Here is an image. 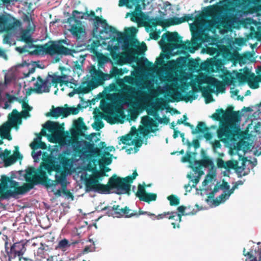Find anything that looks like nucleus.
<instances>
[{
	"instance_id": "nucleus-1",
	"label": "nucleus",
	"mask_w": 261,
	"mask_h": 261,
	"mask_svg": "<svg viewBox=\"0 0 261 261\" xmlns=\"http://www.w3.org/2000/svg\"><path fill=\"white\" fill-rule=\"evenodd\" d=\"M66 151L58 155L59 164L51 159L47 158L41 163L37 169L29 168L24 176L27 182L19 186V182L5 175L0 179V200L23 195L32 189L35 185H42L47 188L60 184L62 187L67 186V176L73 166V159L66 156Z\"/></svg>"
},
{
	"instance_id": "nucleus-2",
	"label": "nucleus",
	"mask_w": 261,
	"mask_h": 261,
	"mask_svg": "<svg viewBox=\"0 0 261 261\" xmlns=\"http://www.w3.org/2000/svg\"><path fill=\"white\" fill-rule=\"evenodd\" d=\"M100 167V170L92 168V174L85 179V185L87 192L94 191L100 194H109L111 190L115 189L118 191V194L130 195V184L138 176L136 170L134 171L132 175L125 177H120L114 174L109 179L108 184L104 185L99 183V181L102 180L103 177L108 176L106 173L111 169L105 166Z\"/></svg>"
},
{
	"instance_id": "nucleus-3",
	"label": "nucleus",
	"mask_w": 261,
	"mask_h": 261,
	"mask_svg": "<svg viewBox=\"0 0 261 261\" xmlns=\"http://www.w3.org/2000/svg\"><path fill=\"white\" fill-rule=\"evenodd\" d=\"M160 43L161 46L163 44L166 45L170 50L178 48L188 50L191 53H193L195 51L193 44L188 40L183 42L182 37L179 36L176 32H167L164 33Z\"/></svg>"
},
{
	"instance_id": "nucleus-4",
	"label": "nucleus",
	"mask_w": 261,
	"mask_h": 261,
	"mask_svg": "<svg viewBox=\"0 0 261 261\" xmlns=\"http://www.w3.org/2000/svg\"><path fill=\"white\" fill-rule=\"evenodd\" d=\"M241 135L240 128L230 122L222 123L217 130V136L223 142L236 141Z\"/></svg>"
},
{
	"instance_id": "nucleus-5",
	"label": "nucleus",
	"mask_w": 261,
	"mask_h": 261,
	"mask_svg": "<svg viewBox=\"0 0 261 261\" xmlns=\"http://www.w3.org/2000/svg\"><path fill=\"white\" fill-rule=\"evenodd\" d=\"M37 50L43 54L49 55H72L75 53L74 49L66 47L61 44H56L54 42H49L42 45H37Z\"/></svg>"
},
{
	"instance_id": "nucleus-6",
	"label": "nucleus",
	"mask_w": 261,
	"mask_h": 261,
	"mask_svg": "<svg viewBox=\"0 0 261 261\" xmlns=\"http://www.w3.org/2000/svg\"><path fill=\"white\" fill-rule=\"evenodd\" d=\"M233 107H229L225 111L222 109L216 110V112L211 117L214 120L224 122H230L235 124L241 120V115L239 111H233Z\"/></svg>"
},
{
	"instance_id": "nucleus-7",
	"label": "nucleus",
	"mask_w": 261,
	"mask_h": 261,
	"mask_svg": "<svg viewBox=\"0 0 261 261\" xmlns=\"http://www.w3.org/2000/svg\"><path fill=\"white\" fill-rule=\"evenodd\" d=\"M27 242L23 240L10 244V247L5 251L9 261H14L22 255L27 250Z\"/></svg>"
},
{
	"instance_id": "nucleus-8",
	"label": "nucleus",
	"mask_w": 261,
	"mask_h": 261,
	"mask_svg": "<svg viewBox=\"0 0 261 261\" xmlns=\"http://www.w3.org/2000/svg\"><path fill=\"white\" fill-rule=\"evenodd\" d=\"M236 77L240 84L247 83L249 87L253 89L259 87V82H261V76H257L251 73L247 68L243 73H237Z\"/></svg>"
},
{
	"instance_id": "nucleus-9",
	"label": "nucleus",
	"mask_w": 261,
	"mask_h": 261,
	"mask_svg": "<svg viewBox=\"0 0 261 261\" xmlns=\"http://www.w3.org/2000/svg\"><path fill=\"white\" fill-rule=\"evenodd\" d=\"M236 77L240 84L247 83L249 87L253 89L259 87V82H261V76H257L251 73L247 68L243 73H237Z\"/></svg>"
},
{
	"instance_id": "nucleus-10",
	"label": "nucleus",
	"mask_w": 261,
	"mask_h": 261,
	"mask_svg": "<svg viewBox=\"0 0 261 261\" xmlns=\"http://www.w3.org/2000/svg\"><path fill=\"white\" fill-rule=\"evenodd\" d=\"M44 127L50 133L49 141L56 142L64 132V123L60 124L58 122L48 121L44 125Z\"/></svg>"
},
{
	"instance_id": "nucleus-11",
	"label": "nucleus",
	"mask_w": 261,
	"mask_h": 261,
	"mask_svg": "<svg viewBox=\"0 0 261 261\" xmlns=\"http://www.w3.org/2000/svg\"><path fill=\"white\" fill-rule=\"evenodd\" d=\"M102 72L100 70L96 76L94 78L96 81V82L94 81H90L87 86L82 87L80 86L79 87L76 88L75 91L77 94H85L89 92L91 90L96 88L99 85H101L103 84V77L102 75Z\"/></svg>"
},
{
	"instance_id": "nucleus-12",
	"label": "nucleus",
	"mask_w": 261,
	"mask_h": 261,
	"mask_svg": "<svg viewBox=\"0 0 261 261\" xmlns=\"http://www.w3.org/2000/svg\"><path fill=\"white\" fill-rule=\"evenodd\" d=\"M76 18L78 19H89V20H94L93 23V32H97L99 23L101 24L103 27L107 24V20L96 16L93 11H87L82 16H77Z\"/></svg>"
},
{
	"instance_id": "nucleus-13",
	"label": "nucleus",
	"mask_w": 261,
	"mask_h": 261,
	"mask_svg": "<svg viewBox=\"0 0 261 261\" xmlns=\"http://www.w3.org/2000/svg\"><path fill=\"white\" fill-rule=\"evenodd\" d=\"M136 195L139 198L140 201L149 203L151 201H155L157 195L155 193H147L145 189V186L139 184L138 187V191L136 193Z\"/></svg>"
},
{
	"instance_id": "nucleus-14",
	"label": "nucleus",
	"mask_w": 261,
	"mask_h": 261,
	"mask_svg": "<svg viewBox=\"0 0 261 261\" xmlns=\"http://www.w3.org/2000/svg\"><path fill=\"white\" fill-rule=\"evenodd\" d=\"M145 0H119V6H125L129 9H145Z\"/></svg>"
},
{
	"instance_id": "nucleus-15",
	"label": "nucleus",
	"mask_w": 261,
	"mask_h": 261,
	"mask_svg": "<svg viewBox=\"0 0 261 261\" xmlns=\"http://www.w3.org/2000/svg\"><path fill=\"white\" fill-rule=\"evenodd\" d=\"M195 91L194 90L190 91L188 94L182 96L181 93L178 91H174L173 94L171 95L173 99V101L178 102L184 100L186 102L192 101L197 98V96L195 94Z\"/></svg>"
},
{
	"instance_id": "nucleus-16",
	"label": "nucleus",
	"mask_w": 261,
	"mask_h": 261,
	"mask_svg": "<svg viewBox=\"0 0 261 261\" xmlns=\"http://www.w3.org/2000/svg\"><path fill=\"white\" fill-rule=\"evenodd\" d=\"M37 79V81L34 84L35 88L32 90L37 93L48 92L51 86L50 84L47 85V81H44L40 76H38Z\"/></svg>"
},
{
	"instance_id": "nucleus-17",
	"label": "nucleus",
	"mask_w": 261,
	"mask_h": 261,
	"mask_svg": "<svg viewBox=\"0 0 261 261\" xmlns=\"http://www.w3.org/2000/svg\"><path fill=\"white\" fill-rule=\"evenodd\" d=\"M209 128L206 126L204 122H199L195 129L192 130V134L195 135L198 133L204 134V137L206 140H210L212 138V135L208 132Z\"/></svg>"
},
{
	"instance_id": "nucleus-18",
	"label": "nucleus",
	"mask_w": 261,
	"mask_h": 261,
	"mask_svg": "<svg viewBox=\"0 0 261 261\" xmlns=\"http://www.w3.org/2000/svg\"><path fill=\"white\" fill-rule=\"evenodd\" d=\"M21 113H19L16 109L13 110L8 115V121L6 123H9L12 127H16L17 124L21 123Z\"/></svg>"
},
{
	"instance_id": "nucleus-19",
	"label": "nucleus",
	"mask_w": 261,
	"mask_h": 261,
	"mask_svg": "<svg viewBox=\"0 0 261 261\" xmlns=\"http://www.w3.org/2000/svg\"><path fill=\"white\" fill-rule=\"evenodd\" d=\"M201 152L204 155L202 159L194 161V163L196 165V167H195V170H197L200 167H208L214 166L213 161L209 157L205 155V152L203 149H202Z\"/></svg>"
},
{
	"instance_id": "nucleus-20",
	"label": "nucleus",
	"mask_w": 261,
	"mask_h": 261,
	"mask_svg": "<svg viewBox=\"0 0 261 261\" xmlns=\"http://www.w3.org/2000/svg\"><path fill=\"white\" fill-rule=\"evenodd\" d=\"M20 41L25 42L30 47H32L33 45V39L32 37V34L30 32V29L22 30L20 33Z\"/></svg>"
},
{
	"instance_id": "nucleus-21",
	"label": "nucleus",
	"mask_w": 261,
	"mask_h": 261,
	"mask_svg": "<svg viewBox=\"0 0 261 261\" xmlns=\"http://www.w3.org/2000/svg\"><path fill=\"white\" fill-rule=\"evenodd\" d=\"M255 255H254L252 251L246 252V249L244 248L243 251V254L245 256L247 257V259L250 261H261V246L257 247L254 249Z\"/></svg>"
},
{
	"instance_id": "nucleus-22",
	"label": "nucleus",
	"mask_w": 261,
	"mask_h": 261,
	"mask_svg": "<svg viewBox=\"0 0 261 261\" xmlns=\"http://www.w3.org/2000/svg\"><path fill=\"white\" fill-rule=\"evenodd\" d=\"M96 133H93L85 136V139L89 141V142L86 144V148L90 153H92L95 147L94 142H97L100 140L99 138L96 137Z\"/></svg>"
},
{
	"instance_id": "nucleus-23",
	"label": "nucleus",
	"mask_w": 261,
	"mask_h": 261,
	"mask_svg": "<svg viewBox=\"0 0 261 261\" xmlns=\"http://www.w3.org/2000/svg\"><path fill=\"white\" fill-rule=\"evenodd\" d=\"M206 83L208 86L216 88L218 91L223 92L225 90V85L223 83L214 77L209 76L207 79Z\"/></svg>"
},
{
	"instance_id": "nucleus-24",
	"label": "nucleus",
	"mask_w": 261,
	"mask_h": 261,
	"mask_svg": "<svg viewBox=\"0 0 261 261\" xmlns=\"http://www.w3.org/2000/svg\"><path fill=\"white\" fill-rule=\"evenodd\" d=\"M30 146L31 147V148L33 150V151L32 153V155L34 159H35L38 156L41 154V151L36 153L34 152V150L38 148L45 149L47 148V146L44 142H42L40 140H37V139L35 140L33 142H32L30 144Z\"/></svg>"
},
{
	"instance_id": "nucleus-25",
	"label": "nucleus",
	"mask_w": 261,
	"mask_h": 261,
	"mask_svg": "<svg viewBox=\"0 0 261 261\" xmlns=\"http://www.w3.org/2000/svg\"><path fill=\"white\" fill-rule=\"evenodd\" d=\"M75 132L80 136H84L83 131L86 130L88 128L84 122L83 118L82 117L78 118L74 120L73 123Z\"/></svg>"
},
{
	"instance_id": "nucleus-26",
	"label": "nucleus",
	"mask_w": 261,
	"mask_h": 261,
	"mask_svg": "<svg viewBox=\"0 0 261 261\" xmlns=\"http://www.w3.org/2000/svg\"><path fill=\"white\" fill-rule=\"evenodd\" d=\"M12 127L9 123H4L0 127V134L3 139H6L9 141L12 139L10 135V130Z\"/></svg>"
},
{
	"instance_id": "nucleus-27",
	"label": "nucleus",
	"mask_w": 261,
	"mask_h": 261,
	"mask_svg": "<svg viewBox=\"0 0 261 261\" xmlns=\"http://www.w3.org/2000/svg\"><path fill=\"white\" fill-rule=\"evenodd\" d=\"M103 28L106 32H110L112 34H115L117 36L116 40L120 41L122 40L124 41L125 34L120 32H119L116 29L112 26L109 25L107 23L105 24V26L103 27Z\"/></svg>"
},
{
	"instance_id": "nucleus-28",
	"label": "nucleus",
	"mask_w": 261,
	"mask_h": 261,
	"mask_svg": "<svg viewBox=\"0 0 261 261\" xmlns=\"http://www.w3.org/2000/svg\"><path fill=\"white\" fill-rule=\"evenodd\" d=\"M65 110L64 107H58L55 108L54 107H53V109L50 112L47 113L46 115L47 116H51L55 118H58L60 116H62L63 118H65Z\"/></svg>"
},
{
	"instance_id": "nucleus-29",
	"label": "nucleus",
	"mask_w": 261,
	"mask_h": 261,
	"mask_svg": "<svg viewBox=\"0 0 261 261\" xmlns=\"http://www.w3.org/2000/svg\"><path fill=\"white\" fill-rule=\"evenodd\" d=\"M181 53L186 54V56L178 58L175 61V65L178 68L183 69L187 68L190 55L186 51H182Z\"/></svg>"
},
{
	"instance_id": "nucleus-30",
	"label": "nucleus",
	"mask_w": 261,
	"mask_h": 261,
	"mask_svg": "<svg viewBox=\"0 0 261 261\" xmlns=\"http://www.w3.org/2000/svg\"><path fill=\"white\" fill-rule=\"evenodd\" d=\"M224 168L227 170H229L231 169H236L239 177H241L242 176H245L247 175V174L245 173L241 174V173L238 171L239 169L244 170L245 168L244 167L242 168V167L238 166V163L237 162H233L232 161L225 162Z\"/></svg>"
},
{
	"instance_id": "nucleus-31",
	"label": "nucleus",
	"mask_w": 261,
	"mask_h": 261,
	"mask_svg": "<svg viewBox=\"0 0 261 261\" xmlns=\"http://www.w3.org/2000/svg\"><path fill=\"white\" fill-rule=\"evenodd\" d=\"M141 123L145 127L148 128H152L153 127L157 128L158 126V123L148 116H144L142 117Z\"/></svg>"
},
{
	"instance_id": "nucleus-32",
	"label": "nucleus",
	"mask_w": 261,
	"mask_h": 261,
	"mask_svg": "<svg viewBox=\"0 0 261 261\" xmlns=\"http://www.w3.org/2000/svg\"><path fill=\"white\" fill-rule=\"evenodd\" d=\"M144 9H139V10L132 9L133 11L130 13V20L133 22H138L141 20V18H144L145 16V14L142 12Z\"/></svg>"
},
{
	"instance_id": "nucleus-33",
	"label": "nucleus",
	"mask_w": 261,
	"mask_h": 261,
	"mask_svg": "<svg viewBox=\"0 0 261 261\" xmlns=\"http://www.w3.org/2000/svg\"><path fill=\"white\" fill-rule=\"evenodd\" d=\"M67 75L63 74L62 76H53L51 82L55 87H57L58 84H60V86H62L63 85L68 86L69 82L68 81H65L63 79H66Z\"/></svg>"
},
{
	"instance_id": "nucleus-34",
	"label": "nucleus",
	"mask_w": 261,
	"mask_h": 261,
	"mask_svg": "<svg viewBox=\"0 0 261 261\" xmlns=\"http://www.w3.org/2000/svg\"><path fill=\"white\" fill-rule=\"evenodd\" d=\"M13 25L10 22L9 19L5 15H0V28L3 30L9 29Z\"/></svg>"
},
{
	"instance_id": "nucleus-35",
	"label": "nucleus",
	"mask_w": 261,
	"mask_h": 261,
	"mask_svg": "<svg viewBox=\"0 0 261 261\" xmlns=\"http://www.w3.org/2000/svg\"><path fill=\"white\" fill-rule=\"evenodd\" d=\"M112 155L109 151L104 152V155L101 156V159L99 161V165L101 167L102 165H109L111 164Z\"/></svg>"
},
{
	"instance_id": "nucleus-36",
	"label": "nucleus",
	"mask_w": 261,
	"mask_h": 261,
	"mask_svg": "<svg viewBox=\"0 0 261 261\" xmlns=\"http://www.w3.org/2000/svg\"><path fill=\"white\" fill-rule=\"evenodd\" d=\"M70 32L73 36L76 37L77 38H80L82 35L85 33V30L81 27L73 25L71 27Z\"/></svg>"
},
{
	"instance_id": "nucleus-37",
	"label": "nucleus",
	"mask_w": 261,
	"mask_h": 261,
	"mask_svg": "<svg viewBox=\"0 0 261 261\" xmlns=\"http://www.w3.org/2000/svg\"><path fill=\"white\" fill-rule=\"evenodd\" d=\"M21 106L23 110L21 112V116L23 118L30 116L29 112L32 111V107L29 105L28 100L27 99L26 101L22 103Z\"/></svg>"
},
{
	"instance_id": "nucleus-38",
	"label": "nucleus",
	"mask_w": 261,
	"mask_h": 261,
	"mask_svg": "<svg viewBox=\"0 0 261 261\" xmlns=\"http://www.w3.org/2000/svg\"><path fill=\"white\" fill-rule=\"evenodd\" d=\"M46 257L45 251L42 247H39L34 252V261H40Z\"/></svg>"
},
{
	"instance_id": "nucleus-39",
	"label": "nucleus",
	"mask_w": 261,
	"mask_h": 261,
	"mask_svg": "<svg viewBox=\"0 0 261 261\" xmlns=\"http://www.w3.org/2000/svg\"><path fill=\"white\" fill-rule=\"evenodd\" d=\"M91 50L94 54H95L96 55L98 54V55H97L98 65L99 67H101L107 61L106 57H105L102 54L98 53L96 50L95 46H91Z\"/></svg>"
},
{
	"instance_id": "nucleus-40",
	"label": "nucleus",
	"mask_w": 261,
	"mask_h": 261,
	"mask_svg": "<svg viewBox=\"0 0 261 261\" xmlns=\"http://www.w3.org/2000/svg\"><path fill=\"white\" fill-rule=\"evenodd\" d=\"M187 208H188L187 207L184 206V205H181L177 207V210L178 213H177V219H176V220H178L179 222H180L181 221L182 216L190 215V214H191L192 215H194L195 214V212H192V213L189 212V213L185 214V210Z\"/></svg>"
},
{
	"instance_id": "nucleus-41",
	"label": "nucleus",
	"mask_w": 261,
	"mask_h": 261,
	"mask_svg": "<svg viewBox=\"0 0 261 261\" xmlns=\"http://www.w3.org/2000/svg\"><path fill=\"white\" fill-rule=\"evenodd\" d=\"M131 210L127 206L123 208H121L122 217L125 215V217L130 218L135 216V215H137L136 211H134L133 212H131Z\"/></svg>"
},
{
	"instance_id": "nucleus-42",
	"label": "nucleus",
	"mask_w": 261,
	"mask_h": 261,
	"mask_svg": "<svg viewBox=\"0 0 261 261\" xmlns=\"http://www.w3.org/2000/svg\"><path fill=\"white\" fill-rule=\"evenodd\" d=\"M65 108V117H67L68 116H69L70 114L72 115H76L78 114L79 112V110L77 108L71 107L69 108L68 107V105L67 104H65L64 105Z\"/></svg>"
},
{
	"instance_id": "nucleus-43",
	"label": "nucleus",
	"mask_w": 261,
	"mask_h": 261,
	"mask_svg": "<svg viewBox=\"0 0 261 261\" xmlns=\"http://www.w3.org/2000/svg\"><path fill=\"white\" fill-rule=\"evenodd\" d=\"M191 32L193 41L198 42L202 40V34L199 30L197 29L195 30L191 29Z\"/></svg>"
},
{
	"instance_id": "nucleus-44",
	"label": "nucleus",
	"mask_w": 261,
	"mask_h": 261,
	"mask_svg": "<svg viewBox=\"0 0 261 261\" xmlns=\"http://www.w3.org/2000/svg\"><path fill=\"white\" fill-rule=\"evenodd\" d=\"M161 24V22L160 21L159 18H150L149 19L148 21L145 24V27L147 28H151L156 27L158 25Z\"/></svg>"
},
{
	"instance_id": "nucleus-45",
	"label": "nucleus",
	"mask_w": 261,
	"mask_h": 261,
	"mask_svg": "<svg viewBox=\"0 0 261 261\" xmlns=\"http://www.w3.org/2000/svg\"><path fill=\"white\" fill-rule=\"evenodd\" d=\"M110 73H111L112 78H116L117 77H119L120 76L124 74V71L121 68L118 69L115 66H113L112 68L110 70Z\"/></svg>"
},
{
	"instance_id": "nucleus-46",
	"label": "nucleus",
	"mask_w": 261,
	"mask_h": 261,
	"mask_svg": "<svg viewBox=\"0 0 261 261\" xmlns=\"http://www.w3.org/2000/svg\"><path fill=\"white\" fill-rule=\"evenodd\" d=\"M167 199L169 201L171 206H176L179 204V198L175 195H171L167 197Z\"/></svg>"
},
{
	"instance_id": "nucleus-47",
	"label": "nucleus",
	"mask_w": 261,
	"mask_h": 261,
	"mask_svg": "<svg viewBox=\"0 0 261 261\" xmlns=\"http://www.w3.org/2000/svg\"><path fill=\"white\" fill-rule=\"evenodd\" d=\"M198 66V63L196 60L193 59H189L187 67H188L190 71L195 70L197 68Z\"/></svg>"
},
{
	"instance_id": "nucleus-48",
	"label": "nucleus",
	"mask_w": 261,
	"mask_h": 261,
	"mask_svg": "<svg viewBox=\"0 0 261 261\" xmlns=\"http://www.w3.org/2000/svg\"><path fill=\"white\" fill-rule=\"evenodd\" d=\"M70 246L69 242L66 239H64L58 243L57 248L62 250H65Z\"/></svg>"
},
{
	"instance_id": "nucleus-49",
	"label": "nucleus",
	"mask_w": 261,
	"mask_h": 261,
	"mask_svg": "<svg viewBox=\"0 0 261 261\" xmlns=\"http://www.w3.org/2000/svg\"><path fill=\"white\" fill-rule=\"evenodd\" d=\"M253 54L250 52H248L246 54H244L243 56H240L239 55H238V59L239 62L240 63H245V61L244 60L247 59L249 60L251 58L253 57Z\"/></svg>"
},
{
	"instance_id": "nucleus-50",
	"label": "nucleus",
	"mask_w": 261,
	"mask_h": 261,
	"mask_svg": "<svg viewBox=\"0 0 261 261\" xmlns=\"http://www.w3.org/2000/svg\"><path fill=\"white\" fill-rule=\"evenodd\" d=\"M226 196L227 194L226 193H223L221 194L218 197H217L216 199L213 200L214 204L216 206L219 205L222 201L225 200Z\"/></svg>"
},
{
	"instance_id": "nucleus-51",
	"label": "nucleus",
	"mask_w": 261,
	"mask_h": 261,
	"mask_svg": "<svg viewBox=\"0 0 261 261\" xmlns=\"http://www.w3.org/2000/svg\"><path fill=\"white\" fill-rule=\"evenodd\" d=\"M132 136L130 134H127L126 135L123 136L121 137L120 141L122 143L125 145H130V143L129 142L132 140Z\"/></svg>"
},
{
	"instance_id": "nucleus-52",
	"label": "nucleus",
	"mask_w": 261,
	"mask_h": 261,
	"mask_svg": "<svg viewBox=\"0 0 261 261\" xmlns=\"http://www.w3.org/2000/svg\"><path fill=\"white\" fill-rule=\"evenodd\" d=\"M113 210H114V215L117 218L122 217L121 208H120L119 205H114L113 206Z\"/></svg>"
},
{
	"instance_id": "nucleus-53",
	"label": "nucleus",
	"mask_w": 261,
	"mask_h": 261,
	"mask_svg": "<svg viewBox=\"0 0 261 261\" xmlns=\"http://www.w3.org/2000/svg\"><path fill=\"white\" fill-rule=\"evenodd\" d=\"M158 129L154 128H148L146 127L142 128L140 130V133L143 135L144 137H145L147 136L149 133H154Z\"/></svg>"
},
{
	"instance_id": "nucleus-54",
	"label": "nucleus",
	"mask_w": 261,
	"mask_h": 261,
	"mask_svg": "<svg viewBox=\"0 0 261 261\" xmlns=\"http://www.w3.org/2000/svg\"><path fill=\"white\" fill-rule=\"evenodd\" d=\"M16 161V159L12 155H10L4 161L6 166H8L13 164Z\"/></svg>"
},
{
	"instance_id": "nucleus-55",
	"label": "nucleus",
	"mask_w": 261,
	"mask_h": 261,
	"mask_svg": "<svg viewBox=\"0 0 261 261\" xmlns=\"http://www.w3.org/2000/svg\"><path fill=\"white\" fill-rule=\"evenodd\" d=\"M123 49L125 50H126V48H128V51L129 53V56L130 57H134L135 55H138V53L137 51L136 50L134 49H132L131 48H128V46H126L125 42H124V44L123 45Z\"/></svg>"
},
{
	"instance_id": "nucleus-56",
	"label": "nucleus",
	"mask_w": 261,
	"mask_h": 261,
	"mask_svg": "<svg viewBox=\"0 0 261 261\" xmlns=\"http://www.w3.org/2000/svg\"><path fill=\"white\" fill-rule=\"evenodd\" d=\"M103 118L111 124H113L116 122L115 118L112 116V114H109L104 116Z\"/></svg>"
},
{
	"instance_id": "nucleus-57",
	"label": "nucleus",
	"mask_w": 261,
	"mask_h": 261,
	"mask_svg": "<svg viewBox=\"0 0 261 261\" xmlns=\"http://www.w3.org/2000/svg\"><path fill=\"white\" fill-rule=\"evenodd\" d=\"M92 126L97 130H99L104 126V123L101 120H99L92 124Z\"/></svg>"
},
{
	"instance_id": "nucleus-58",
	"label": "nucleus",
	"mask_w": 261,
	"mask_h": 261,
	"mask_svg": "<svg viewBox=\"0 0 261 261\" xmlns=\"http://www.w3.org/2000/svg\"><path fill=\"white\" fill-rule=\"evenodd\" d=\"M81 58L82 59V61H76L74 62V67L76 69H81L82 68V67L83 66L84 61L85 60L84 57L81 56Z\"/></svg>"
},
{
	"instance_id": "nucleus-59",
	"label": "nucleus",
	"mask_w": 261,
	"mask_h": 261,
	"mask_svg": "<svg viewBox=\"0 0 261 261\" xmlns=\"http://www.w3.org/2000/svg\"><path fill=\"white\" fill-rule=\"evenodd\" d=\"M160 33L161 32L160 30L158 31H153L149 34L150 38L153 40H158L160 37Z\"/></svg>"
},
{
	"instance_id": "nucleus-60",
	"label": "nucleus",
	"mask_w": 261,
	"mask_h": 261,
	"mask_svg": "<svg viewBox=\"0 0 261 261\" xmlns=\"http://www.w3.org/2000/svg\"><path fill=\"white\" fill-rule=\"evenodd\" d=\"M11 153V151L6 149L4 152H1L0 153V158L3 159V161L8 158L10 156Z\"/></svg>"
},
{
	"instance_id": "nucleus-61",
	"label": "nucleus",
	"mask_w": 261,
	"mask_h": 261,
	"mask_svg": "<svg viewBox=\"0 0 261 261\" xmlns=\"http://www.w3.org/2000/svg\"><path fill=\"white\" fill-rule=\"evenodd\" d=\"M181 17H173L171 19V24L176 25L179 24L183 22V20Z\"/></svg>"
},
{
	"instance_id": "nucleus-62",
	"label": "nucleus",
	"mask_w": 261,
	"mask_h": 261,
	"mask_svg": "<svg viewBox=\"0 0 261 261\" xmlns=\"http://www.w3.org/2000/svg\"><path fill=\"white\" fill-rule=\"evenodd\" d=\"M93 250H95V247H94V242H93V244L92 245L90 246H86L85 248L84 249L83 252V253H86L89 252H91Z\"/></svg>"
},
{
	"instance_id": "nucleus-63",
	"label": "nucleus",
	"mask_w": 261,
	"mask_h": 261,
	"mask_svg": "<svg viewBox=\"0 0 261 261\" xmlns=\"http://www.w3.org/2000/svg\"><path fill=\"white\" fill-rule=\"evenodd\" d=\"M181 18H182L183 22H188L189 20H193L194 18L193 14H186Z\"/></svg>"
},
{
	"instance_id": "nucleus-64",
	"label": "nucleus",
	"mask_w": 261,
	"mask_h": 261,
	"mask_svg": "<svg viewBox=\"0 0 261 261\" xmlns=\"http://www.w3.org/2000/svg\"><path fill=\"white\" fill-rule=\"evenodd\" d=\"M91 154H93V155H94L95 156H98V157L101 156V155L102 154L101 149L96 147H95L94 148V149Z\"/></svg>"
}]
</instances>
